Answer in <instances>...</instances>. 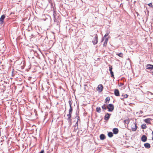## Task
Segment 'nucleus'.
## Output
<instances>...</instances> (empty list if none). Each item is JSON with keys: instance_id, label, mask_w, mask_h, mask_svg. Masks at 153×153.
Returning <instances> with one entry per match:
<instances>
[{"instance_id": "nucleus-12", "label": "nucleus", "mask_w": 153, "mask_h": 153, "mask_svg": "<svg viewBox=\"0 0 153 153\" xmlns=\"http://www.w3.org/2000/svg\"><path fill=\"white\" fill-rule=\"evenodd\" d=\"M114 94L115 96H118L120 95L119 91L118 89H115L114 90Z\"/></svg>"}, {"instance_id": "nucleus-7", "label": "nucleus", "mask_w": 153, "mask_h": 153, "mask_svg": "<svg viewBox=\"0 0 153 153\" xmlns=\"http://www.w3.org/2000/svg\"><path fill=\"white\" fill-rule=\"evenodd\" d=\"M112 68L111 66H110L109 67V70L110 72V74L111 75V77L114 78V73L112 71Z\"/></svg>"}, {"instance_id": "nucleus-13", "label": "nucleus", "mask_w": 153, "mask_h": 153, "mask_svg": "<svg viewBox=\"0 0 153 153\" xmlns=\"http://www.w3.org/2000/svg\"><path fill=\"white\" fill-rule=\"evenodd\" d=\"M119 131L118 129L117 128H114L113 129V132L115 134H117Z\"/></svg>"}, {"instance_id": "nucleus-23", "label": "nucleus", "mask_w": 153, "mask_h": 153, "mask_svg": "<svg viewBox=\"0 0 153 153\" xmlns=\"http://www.w3.org/2000/svg\"><path fill=\"white\" fill-rule=\"evenodd\" d=\"M123 98H121V99L123 100L124 98H127L128 97V95L127 94H125L124 95H123Z\"/></svg>"}, {"instance_id": "nucleus-28", "label": "nucleus", "mask_w": 153, "mask_h": 153, "mask_svg": "<svg viewBox=\"0 0 153 153\" xmlns=\"http://www.w3.org/2000/svg\"><path fill=\"white\" fill-rule=\"evenodd\" d=\"M39 153H44V150H42Z\"/></svg>"}, {"instance_id": "nucleus-25", "label": "nucleus", "mask_w": 153, "mask_h": 153, "mask_svg": "<svg viewBox=\"0 0 153 153\" xmlns=\"http://www.w3.org/2000/svg\"><path fill=\"white\" fill-rule=\"evenodd\" d=\"M110 100V99L109 97H107L105 99L106 102H107V101H109Z\"/></svg>"}, {"instance_id": "nucleus-29", "label": "nucleus", "mask_w": 153, "mask_h": 153, "mask_svg": "<svg viewBox=\"0 0 153 153\" xmlns=\"http://www.w3.org/2000/svg\"><path fill=\"white\" fill-rule=\"evenodd\" d=\"M14 14V13H10V14Z\"/></svg>"}, {"instance_id": "nucleus-27", "label": "nucleus", "mask_w": 153, "mask_h": 153, "mask_svg": "<svg viewBox=\"0 0 153 153\" xmlns=\"http://www.w3.org/2000/svg\"><path fill=\"white\" fill-rule=\"evenodd\" d=\"M108 35V33H106L105 34V35L104 36V37H106Z\"/></svg>"}, {"instance_id": "nucleus-2", "label": "nucleus", "mask_w": 153, "mask_h": 153, "mask_svg": "<svg viewBox=\"0 0 153 153\" xmlns=\"http://www.w3.org/2000/svg\"><path fill=\"white\" fill-rule=\"evenodd\" d=\"M107 108L109 111H112L114 109V106L112 104H109L107 106Z\"/></svg>"}, {"instance_id": "nucleus-4", "label": "nucleus", "mask_w": 153, "mask_h": 153, "mask_svg": "<svg viewBox=\"0 0 153 153\" xmlns=\"http://www.w3.org/2000/svg\"><path fill=\"white\" fill-rule=\"evenodd\" d=\"M103 88V85L101 84L99 85L97 88V90L100 92L102 91Z\"/></svg>"}, {"instance_id": "nucleus-24", "label": "nucleus", "mask_w": 153, "mask_h": 153, "mask_svg": "<svg viewBox=\"0 0 153 153\" xmlns=\"http://www.w3.org/2000/svg\"><path fill=\"white\" fill-rule=\"evenodd\" d=\"M75 118L77 119V121L76 122V123L77 124L78 122V121L80 120V118L79 116H76L75 117Z\"/></svg>"}, {"instance_id": "nucleus-11", "label": "nucleus", "mask_w": 153, "mask_h": 153, "mask_svg": "<svg viewBox=\"0 0 153 153\" xmlns=\"http://www.w3.org/2000/svg\"><path fill=\"white\" fill-rule=\"evenodd\" d=\"M110 114L107 113L105 115L104 117V119L106 120H108L109 118Z\"/></svg>"}, {"instance_id": "nucleus-31", "label": "nucleus", "mask_w": 153, "mask_h": 153, "mask_svg": "<svg viewBox=\"0 0 153 153\" xmlns=\"http://www.w3.org/2000/svg\"><path fill=\"white\" fill-rule=\"evenodd\" d=\"M152 135H153V136L152 137H153V131L152 132Z\"/></svg>"}, {"instance_id": "nucleus-9", "label": "nucleus", "mask_w": 153, "mask_h": 153, "mask_svg": "<svg viewBox=\"0 0 153 153\" xmlns=\"http://www.w3.org/2000/svg\"><path fill=\"white\" fill-rule=\"evenodd\" d=\"M147 140V137L145 135H143L141 138V140L143 142H146Z\"/></svg>"}, {"instance_id": "nucleus-16", "label": "nucleus", "mask_w": 153, "mask_h": 153, "mask_svg": "<svg viewBox=\"0 0 153 153\" xmlns=\"http://www.w3.org/2000/svg\"><path fill=\"white\" fill-rule=\"evenodd\" d=\"M100 138L101 140H103L105 138V136L104 134H102L100 135Z\"/></svg>"}, {"instance_id": "nucleus-30", "label": "nucleus", "mask_w": 153, "mask_h": 153, "mask_svg": "<svg viewBox=\"0 0 153 153\" xmlns=\"http://www.w3.org/2000/svg\"><path fill=\"white\" fill-rule=\"evenodd\" d=\"M152 140L153 141V137H152Z\"/></svg>"}, {"instance_id": "nucleus-14", "label": "nucleus", "mask_w": 153, "mask_h": 153, "mask_svg": "<svg viewBox=\"0 0 153 153\" xmlns=\"http://www.w3.org/2000/svg\"><path fill=\"white\" fill-rule=\"evenodd\" d=\"M151 120V119L149 118L145 119L144 120V121L146 123L150 124H151L150 121Z\"/></svg>"}, {"instance_id": "nucleus-3", "label": "nucleus", "mask_w": 153, "mask_h": 153, "mask_svg": "<svg viewBox=\"0 0 153 153\" xmlns=\"http://www.w3.org/2000/svg\"><path fill=\"white\" fill-rule=\"evenodd\" d=\"M132 130L133 131H135L137 128V126L136 123H134L131 126Z\"/></svg>"}, {"instance_id": "nucleus-21", "label": "nucleus", "mask_w": 153, "mask_h": 153, "mask_svg": "<svg viewBox=\"0 0 153 153\" xmlns=\"http://www.w3.org/2000/svg\"><path fill=\"white\" fill-rule=\"evenodd\" d=\"M108 135L109 137H112L113 136V134L111 132H109L108 133Z\"/></svg>"}, {"instance_id": "nucleus-5", "label": "nucleus", "mask_w": 153, "mask_h": 153, "mask_svg": "<svg viewBox=\"0 0 153 153\" xmlns=\"http://www.w3.org/2000/svg\"><path fill=\"white\" fill-rule=\"evenodd\" d=\"M71 114L69 113V114L67 115V116L68 117L67 120H68V122H70V123H71L72 120V119H71Z\"/></svg>"}, {"instance_id": "nucleus-20", "label": "nucleus", "mask_w": 153, "mask_h": 153, "mask_svg": "<svg viewBox=\"0 0 153 153\" xmlns=\"http://www.w3.org/2000/svg\"><path fill=\"white\" fill-rule=\"evenodd\" d=\"M116 55L119 56V57L122 58L123 56V54L122 53H117Z\"/></svg>"}, {"instance_id": "nucleus-1", "label": "nucleus", "mask_w": 153, "mask_h": 153, "mask_svg": "<svg viewBox=\"0 0 153 153\" xmlns=\"http://www.w3.org/2000/svg\"><path fill=\"white\" fill-rule=\"evenodd\" d=\"M94 37L92 40V42L93 44L95 45L97 44L98 42V37L97 35L96 34L94 35Z\"/></svg>"}, {"instance_id": "nucleus-6", "label": "nucleus", "mask_w": 153, "mask_h": 153, "mask_svg": "<svg viewBox=\"0 0 153 153\" xmlns=\"http://www.w3.org/2000/svg\"><path fill=\"white\" fill-rule=\"evenodd\" d=\"M146 69L150 70L153 69V65L150 64H148L146 66Z\"/></svg>"}, {"instance_id": "nucleus-22", "label": "nucleus", "mask_w": 153, "mask_h": 153, "mask_svg": "<svg viewBox=\"0 0 153 153\" xmlns=\"http://www.w3.org/2000/svg\"><path fill=\"white\" fill-rule=\"evenodd\" d=\"M102 108L103 110H106L107 108L106 106V105L105 104H104L102 106Z\"/></svg>"}, {"instance_id": "nucleus-17", "label": "nucleus", "mask_w": 153, "mask_h": 153, "mask_svg": "<svg viewBox=\"0 0 153 153\" xmlns=\"http://www.w3.org/2000/svg\"><path fill=\"white\" fill-rule=\"evenodd\" d=\"M108 40V38H105L103 44V46L106 47L107 45V42Z\"/></svg>"}, {"instance_id": "nucleus-8", "label": "nucleus", "mask_w": 153, "mask_h": 153, "mask_svg": "<svg viewBox=\"0 0 153 153\" xmlns=\"http://www.w3.org/2000/svg\"><path fill=\"white\" fill-rule=\"evenodd\" d=\"M5 16L4 15H2L1 16L0 18V22L1 24H2L4 22V20L5 18Z\"/></svg>"}, {"instance_id": "nucleus-15", "label": "nucleus", "mask_w": 153, "mask_h": 153, "mask_svg": "<svg viewBox=\"0 0 153 153\" xmlns=\"http://www.w3.org/2000/svg\"><path fill=\"white\" fill-rule=\"evenodd\" d=\"M145 147L147 149H149L150 148V145L149 143H146L144 144Z\"/></svg>"}, {"instance_id": "nucleus-10", "label": "nucleus", "mask_w": 153, "mask_h": 153, "mask_svg": "<svg viewBox=\"0 0 153 153\" xmlns=\"http://www.w3.org/2000/svg\"><path fill=\"white\" fill-rule=\"evenodd\" d=\"M69 103L70 106V108L69 110V113L72 114V113L73 109L71 107V101H69Z\"/></svg>"}, {"instance_id": "nucleus-18", "label": "nucleus", "mask_w": 153, "mask_h": 153, "mask_svg": "<svg viewBox=\"0 0 153 153\" xmlns=\"http://www.w3.org/2000/svg\"><path fill=\"white\" fill-rule=\"evenodd\" d=\"M96 111L98 113H100L101 112V110L100 107H97L96 108Z\"/></svg>"}, {"instance_id": "nucleus-26", "label": "nucleus", "mask_w": 153, "mask_h": 153, "mask_svg": "<svg viewBox=\"0 0 153 153\" xmlns=\"http://www.w3.org/2000/svg\"><path fill=\"white\" fill-rule=\"evenodd\" d=\"M149 6H150V7H152V3H150L148 4Z\"/></svg>"}, {"instance_id": "nucleus-19", "label": "nucleus", "mask_w": 153, "mask_h": 153, "mask_svg": "<svg viewBox=\"0 0 153 153\" xmlns=\"http://www.w3.org/2000/svg\"><path fill=\"white\" fill-rule=\"evenodd\" d=\"M141 128L143 129H145L147 128V126L145 124H143L141 125Z\"/></svg>"}]
</instances>
